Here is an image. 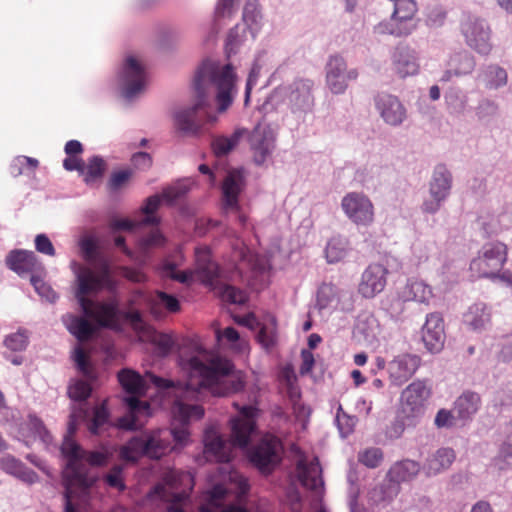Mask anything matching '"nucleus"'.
Instances as JSON below:
<instances>
[{
    "label": "nucleus",
    "mask_w": 512,
    "mask_h": 512,
    "mask_svg": "<svg viewBox=\"0 0 512 512\" xmlns=\"http://www.w3.org/2000/svg\"><path fill=\"white\" fill-rule=\"evenodd\" d=\"M120 319H124V320L128 321L131 324V326L136 330L142 329L143 324H144L142 315L137 310L126 311V312L121 311Z\"/></svg>",
    "instance_id": "61"
},
{
    "label": "nucleus",
    "mask_w": 512,
    "mask_h": 512,
    "mask_svg": "<svg viewBox=\"0 0 512 512\" xmlns=\"http://www.w3.org/2000/svg\"><path fill=\"white\" fill-rule=\"evenodd\" d=\"M452 187V176L444 165L435 167L429 185L430 196H440L446 199Z\"/></svg>",
    "instance_id": "28"
},
{
    "label": "nucleus",
    "mask_w": 512,
    "mask_h": 512,
    "mask_svg": "<svg viewBox=\"0 0 512 512\" xmlns=\"http://www.w3.org/2000/svg\"><path fill=\"white\" fill-rule=\"evenodd\" d=\"M165 243V237L162 235V233L155 229L150 232L149 235L146 237H143L139 240V249L142 252H147L152 248L161 247Z\"/></svg>",
    "instance_id": "50"
},
{
    "label": "nucleus",
    "mask_w": 512,
    "mask_h": 512,
    "mask_svg": "<svg viewBox=\"0 0 512 512\" xmlns=\"http://www.w3.org/2000/svg\"><path fill=\"white\" fill-rule=\"evenodd\" d=\"M375 107L383 121L391 126L401 125L407 117V111L398 97L381 92L375 98Z\"/></svg>",
    "instance_id": "17"
},
{
    "label": "nucleus",
    "mask_w": 512,
    "mask_h": 512,
    "mask_svg": "<svg viewBox=\"0 0 512 512\" xmlns=\"http://www.w3.org/2000/svg\"><path fill=\"white\" fill-rule=\"evenodd\" d=\"M236 75L230 64L220 66L216 61L205 60L194 77L195 104L174 114V124L185 135L197 136L204 124L213 123L216 117L208 113V96L216 91L219 112H224L233 102Z\"/></svg>",
    "instance_id": "2"
},
{
    "label": "nucleus",
    "mask_w": 512,
    "mask_h": 512,
    "mask_svg": "<svg viewBox=\"0 0 512 512\" xmlns=\"http://www.w3.org/2000/svg\"><path fill=\"white\" fill-rule=\"evenodd\" d=\"M118 380L123 389L132 394V396L125 399L129 413L118 418L117 427L129 431L138 430L142 428L143 423H138L137 414H148L150 408L147 402H142L136 397L145 394L147 389L145 380L139 373L131 369L120 370L118 372Z\"/></svg>",
    "instance_id": "4"
},
{
    "label": "nucleus",
    "mask_w": 512,
    "mask_h": 512,
    "mask_svg": "<svg viewBox=\"0 0 512 512\" xmlns=\"http://www.w3.org/2000/svg\"><path fill=\"white\" fill-rule=\"evenodd\" d=\"M130 177L131 172L127 170L114 172L108 181L109 189L113 191L120 189L129 181Z\"/></svg>",
    "instance_id": "57"
},
{
    "label": "nucleus",
    "mask_w": 512,
    "mask_h": 512,
    "mask_svg": "<svg viewBox=\"0 0 512 512\" xmlns=\"http://www.w3.org/2000/svg\"><path fill=\"white\" fill-rule=\"evenodd\" d=\"M28 336L25 332L18 331L6 336L4 345L11 351H22L27 347Z\"/></svg>",
    "instance_id": "53"
},
{
    "label": "nucleus",
    "mask_w": 512,
    "mask_h": 512,
    "mask_svg": "<svg viewBox=\"0 0 512 512\" xmlns=\"http://www.w3.org/2000/svg\"><path fill=\"white\" fill-rule=\"evenodd\" d=\"M246 137H249V131L244 128L235 130L230 137L217 136L212 140V150L217 157L225 156Z\"/></svg>",
    "instance_id": "32"
},
{
    "label": "nucleus",
    "mask_w": 512,
    "mask_h": 512,
    "mask_svg": "<svg viewBox=\"0 0 512 512\" xmlns=\"http://www.w3.org/2000/svg\"><path fill=\"white\" fill-rule=\"evenodd\" d=\"M387 268L379 263L370 264L362 273L358 292L364 298L371 299L381 293L387 283Z\"/></svg>",
    "instance_id": "16"
},
{
    "label": "nucleus",
    "mask_w": 512,
    "mask_h": 512,
    "mask_svg": "<svg viewBox=\"0 0 512 512\" xmlns=\"http://www.w3.org/2000/svg\"><path fill=\"white\" fill-rule=\"evenodd\" d=\"M92 392L91 385L86 382L79 380L74 385L69 387V396L73 400L83 401L86 400Z\"/></svg>",
    "instance_id": "56"
},
{
    "label": "nucleus",
    "mask_w": 512,
    "mask_h": 512,
    "mask_svg": "<svg viewBox=\"0 0 512 512\" xmlns=\"http://www.w3.org/2000/svg\"><path fill=\"white\" fill-rule=\"evenodd\" d=\"M161 198L160 195H152L146 199L145 204L141 208L142 213L146 216L140 221V224L147 226L157 225L159 223V218L154 214L161 204Z\"/></svg>",
    "instance_id": "43"
},
{
    "label": "nucleus",
    "mask_w": 512,
    "mask_h": 512,
    "mask_svg": "<svg viewBox=\"0 0 512 512\" xmlns=\"http://www.w3.org/2000/svg\"><path fill=\"white\" fill-rule=\"evenodd\" d=\"M80 249L85 261L90 264L96 263L98 259V245L91 236H85L80 240Z\"/></svg>",
    "instance_id": "48"
},
{
    "label": "nucleus",
    "mask_w": 512,
    "mask_h": 512,
    "mask_svg": "<svg viewBox=\"0 0 512 512\" xmlns=\"http://www.w3.org/2000/svg\"><path fill=\"white\" fill-rule=\"evenodd\" d=\"M358 78L357 69L347 71V64L339 55L331 56L326 64V83L334 94H342L348 87V82Z\"/></svg>",
    "instance_id": "12"
},
{
    "label": "nucleus",
    "mask_w": 512,
    "mask_h": 512,
    "mask_svg": "<svg viewBox=\"0 0 512 512\" xmlns=\"http://www.w3.org/2000/svg\"><path fill=\"white\" fill-rule=\"evenodd\" d=\"M35 248L38 252L54 256L55 249L50 239L45 234H38L35 238Z\"/></svg>",
    "instance_id": "58"
},
{
    "label": "nucleus",
    "mask_w": 512,
    "mask_h": 512,
    "mask_svg": "<svg viewBox=\"0 0 512 512\" xmlns=\"http://www.w3.org/2000/svg\"><path fill=\"white\" fill-rule=\"evenodd\" d=\"M421 358L416 354L397 355L388 364L389 379L392 384L401 386L407 382L421 366Z\"/></svg>",
    "instance_id": "15"
},
{
    "label": "nucleus",
    "mask_w": 512,
    "mask_h": 512,
    "mask_svg": "<svg viewBox=\"0 0 512 512\" xmlns=\"http://www.w3.org/2000/svg\"><path fill=\"white\" fill-rule=\"evenodd\" d=\"M123 94L131 99L140 93L146 84V73L136 58L130 56L126 59L123 71Z\"/></svg>",
    "instance_id": "20"
},
{
    "label": "nucleus",
    "mask_w": 512,
    "mask_h": 512,
    "mask_svg": "<svg viewBox=\"0 0 512 512\" xmlns=\"http://www.w3.org/2000/svg\"><path fill=\"white\" fill-rule=\"evenodd\" d=\"M301 361L302 362L299 368L300 374L302 376L310 374L315 365L313 353L308 349H303L301 351Z\"/></svg>",
    "instance_id": "59"
},
{
    "label": "nucleus",
    "mask_w": 512,
    "mask_h": 512,
    "mask_svg": "<svg viewBox=\"0 0 512 512\" xmlns=\"http://www.w3.org/2000/svg\"><path fill=\"white\" fill-rule=\"evenodd\" d=\"M358 460L368 468H376L383 460L381 449L371 447L359 453Z\"/></svg>",
    "instance_id": "49"
},
{
    "label": "nucleus",
    "mask_w": 512,
    "mask_h": 512,
    "mask_svg": "<svg viewBox=\"0 0 512 512\" xmlns=\"http://www.w3.org/2000/svg\"><path fill=\"white\" fill-rule=\"evenodd\" d=\"M283 445L281 440L271 434H265L258 440V473L271 474L281 463Z\"/></svg>",
    "instance_id": "11"
},
{
    "label": "nucleus",
    "mask_w": 512,
    "mask_h": 512,
    "mask_svg": "<svg viewBox=\"0 0 512 512\" xmlns=\"http://www.w3.org/2000/svg\"><path fill=\"white\" fill-rule=\"evenodd\" d=\"M490 320V310L484 303L473 304L465 314V322L474 330L484 329Z\"/></svg>",
    "instance_id": "36"
},
{
    "label": "nucleus",
    "mask_w": 512,
    "mask_h": 512,
    "mask_svg": "<svg viewBox=\"0 0 512 512\" xmlns=\"http://www.w3.org/2000/svg\"><path fill=\"white\" fill-rule=\"evenodd\" d=\"M106 426H109V412L105 403H102L94 409L88 429L92 434L99 435Z\"/></svg>",
    "instance_id": "42"
},
{
    "label": "nucleus",
    "mask_w": 512,
    "mask_h": 512,
    "mask_svg": "<svg viewBox=\"0 0 512 512\" xmlns=\"http://www.w3.org/2000/svg\"><path fill=\"white\" fill-rule=\"evenodd\" d=\"M349 240L342 235H335L329 239L325 248V256L328 263L342 261L349 251Z\"/></svg>",
    "instance_id": "35"
},
{
    "label": "nucleus",
    "mask_w": 512,
    "mask_h": 512,
    "mask_svg": "<svg viewBox=\"0 0 512 512\" xmlns=\"http://www.w3.org/2000/svg\"><path fill=\"white\" fill-rule=\"evenodd\" d=\"M161 275L165 278L178 281L180 283H188L193 278V273L189 271H178L176 264L165 261L160 267Z\"/></svg>",
    "instance_id": "45"
},
{
    "label": "nucleus",
    "mask_w": 512,
    "mask_h": 512,
    "mask_svg": "<svg viewBox=\"0 0 512 512\" xmlns=\"http://www.w3.org/2000/svg\"><path fill=\"white\" fill-rule=\"evenodd\" d=\"M392 62L395 72L401 78L415 75L419 71L416 52L408 46H397L392 56Z\"/></svg>",
    "instance_id": "22"
},
{
    "label": "nucleus",
    "mask_w": 512,
    "mask_h": 512,
    "mask_svg": "<svg viewBox=\"0 0 512 512\" xmlns=\"http://www.w3.org/2000/svg\"><path fill=\"white\" fill-rule=\"evenodd\" d=\"M105 171V162L99 156L92 157L87 166L84 165V181L86 184L91 185L98 181Z\"/></svg>",
    "instance_id": "40"
},
{
    "label": "nucleus",
    "mask_w": 512,
    "mask_h": 512,
    "mask_svg": "<svg viewBox=\"0 0 512 512\" xmlns=\"http://www.w3.org/2000/svg\"><path fill=\"white\" fill-rule=\"evenodd\" d=\"M457 419L456 414L452 411L441 409L435 417V424L438 427H450L455 425L454 420Z\"/></svg>",
    "instance_id": "60"
},
{
    "label": "nucleus",
    "mask_w": 512,
    "mask_h": 512,
    "mask_svg": "<svg viewBox=\"0 0 512 512\" xmlns=\"http://www.w3.org/2000/svg\"><path fill=\"white\" fill-rule=\"evenodd\" d=\"M20 435L24 439L36 438L39 437L45 440L48 432L44 427L42 421L36 416L30 415L24 423L20 425Z\"/></svg>",
    "instance_id": "38"
},
{
    "label": "nucleus",
    "mask_w": 512,
    "mask_h": 512,
    "mask_svg": "<svg viewBox=\"0 0 512 512\" xmlns=\"http://www.w3.org/2000/svg\"><path fill=\"white\" fill-rule=\"evenodd\" d=\"M205 453L217 462H229L231 450L220 436L205 437Z\"/></svg>",
    "instance_id": "37"
},
{
    "label": "nucleus",
    "mask_w": 512,
    "mask_h": 512,
    "mask_svg": "<svg viewBox=\"0 0 512 512\" xmlns=\"http://www.w3.org/2000/svg\"><path fill=\"white\" fill-rule=\"evenodd\" d=\"M226 494L227 490L223 485H215L208 492L207 503L200 506L199 512H214V510L222 506Z\"/></svg>",
    "instance_id": "41"
},
{
    "label": "nucleus",
    "mask_w": 512,
    "mask_h": 512,
    "mask_svg": "<svg viewBox=\"0 0 512 512\" xmlns=\"http://www.w3.org/2000/svg\"><path fill=\"white\" fill-rule=\"evenodd\" d=\"M341 207L345 215L356 225L369 226L374 221V206L363 193L346 194L341 201Z\"/></svg>",
    "instance_id": "10"
},
{
    "label": "nucleus",
    "mask_w": 512,
    "mask_h": 512,
    "mask_svg": "<svg viewBox=\"0 0 512 512\" xmlns=\"http://www.w3.org/2000/svg\"><path fill=\"white\" fill-rule=\"evenodd\" d=\"M322 469L318 457L308 461L304 454H300L296 462V474L301 485L311 491L319 492L323 486Z\"/></svg>",
    "instance_id": "19"
},
{
    "label": "nucleus",
    "mask_w": 512,
    "mask_h": 512,
    "mask_svg": "<svg viewBox=\"0 0 512 512\" xmlns=\"http://www.w3.org/2000/svg\"><path fill=\"white\" fill-rule=\"evenodd\" d=\"M221 297L223 301L231 304H244L247 301V295L243 290L229 285L223 288Z\"/></svg>",
    "instance_id": "55"
},
{
    "label": "nucleus",
    "mask_w": 512,
    "mask_h": 512,
    "mask_svg": "<svg viewBox=\"0 0 512 512\" xmlns=\"http://www.w3.org/2000/svg\"><path fill=\"white\" fill-rule=\"evenodd\" d=\"M256 428V407L244 406L238 417L231 420V439L234 446L244 448Z\"/></svg>",
    "instance_id": "14"
},
{
    "label": "nucleus",
    "mask_w": 512,
    "mask_h": 512,
    "mask_svg": "<svg viewBox=\"0 0 512 512\" xmlns=\"http://www.w3.org/2000/svg\"><path fill=\"white\" fill-rule=\"evenodd\" d=\"M196 256V273L201 281L205 284H212L218 277V266L211 261L210 252L207 248H197Z\"/></svg>",
    "instance_id": "26"
},
{
    "label": "nucleus",
    "mask_w": 512,
    "mask_h": 512,
    "mask_svg": "<svg viewBox=\"0 0 512 512\" xmlns=\"http://www.w3.org/2000/svg\"><path fill=\"white\" fill-rule=\"evenodd\" d=\"M431 394L432 388L426 379L414 380L401 392L400 412L409 421V425L424 414L425 404Z\"/></svg>",
    "instance_id": "7"
},
{
    "label": "nucleus",
    "mask_w": 512,
    "mask_h": 512,
    "mask_svg": "<svg viewBox=\"0 0 512 512\" xmlns=\"http://www.w3.org/2000/svg\"><path fill=\"white\" fill-rule=\"evenodd\" d=\"M74 360L76 362L78 369L88 380L94 381L96 379L95 369L91 365L89 357L83 348L77 347L75 349Z\"/></svg>",
    "instance_id": "46"
},
{
    "label": "nucleus",
    "mask_w": 512,
    "mask_h": 512,
    "mask_svg": "<svg viewBox=\"0 0 512 512\" xmlns=\"http://www.w3.org/2000/svg\"><path fill=\"white\" fill-rule=\"evenodd\" d=\"M461 31L467 44L480 54L487 55L491 50L490 32L480 19L467 16L461 22Z\"/></svg>",
    "instance_id": "13"
},
{
    "label": "nucleus",
    "mask_w": 512,
    "mask_h": 512,
    "mask_svg": "<svg viewBox=\"0 0 512 512\" xmlns=\"http://www.w3.org/2000/svg\"><path fill=\"white\" fill-rule=\"evenodd\" d=\"M78 288L76 298L86 317L96 321V323L105 328H117L120 322L121 311L116 300L109 302H94L87 295L97 293L103 288L111 289L113 280L110 274V268L106 261H100L97 271L82 267L77 274Z\"/></svg>",
    "instance_id": "3"
},
{
    "label": "nucleus",
    "mask_w": 512,
    "mask_h": 512,
    "mask_svg": "<svg viewBox=\"0 0 512 512\" xmlns=\"http://www.w3.org/2000/svg\"><path fill=\"white\" fill-rule=\"evenodd\" d=\"M421 338L432 353L439 352L445 342L444 320L440 313L433 312L426 316V321L421 329Z\"/></svg>",
    "instance_id": "18"
},
{
    "label": "nucleus",
    "mask_w": 512,
    "mask_h": 512,
    "mask_svg": "<svg viewBox=\"0 0 512 512\" xmlns=\"http://www.w3.org/2000/svg\"><path fill=\"white\" fill-rule=\"evenodd\" d=\"M215 336L219 343L228 344L230 348L243 351L245 348V342L240 339L239 333L233 327H227L224 330L216 329Z\"/></svg>",
    "instance_id": "39"
},
{
    "label": "nucleus",
    "mask_w": 512,
    "mask_h": 512,
    "mask_svg": "<svg viewBox=\"0 0 512 512\" xmlns=\"http://www.w3.org/2000/svg\"><path fill=\"white\" fill-rule=\"evenodd\" d=\"M258 343L263 349L272 354L278 343L276 318L271 314L262 317L261 322L258 321Z\"/></svg>",
    "instance_id": "24"
},
{
    "label": "nucleus",
    "mask_w": 512,
    "mask_h": 512,
    "mask_svg": "<svg viewBox=\"0 0 512 512\" xmlns=\"http://www.w3.org/2000/svg\"><path fill=\"white\" fill-rule=\"evenodd\" d=\"M487 85L490 88H498L507 82L506 71L498 66H490L486 71Z\"/></svg>",
    "instance_id": "52"
},
{
    "label": "nucleus",
    "mask_w": 512,
    "mask_h": 512,
    "mask_svg": "<svg viewBox=\"0 0 512 512\" xmlns=\"http://www.w3.org/2000/svg\"><path fill=\"white\" fill-rule=\"evenodd\" d=\"M455 460V452L451 448H441L427 460L426 473L435 475L449 468Z\"/></svg>",
    "instance_id": "34"
},
{
    "label": "nucleus",
    "mask_w": 512,
    "mask_h": 512,
    "mask_svg": "<svg viewBox=\"0 0 512 512\" xmlns=\"http://www.w3.org/2000/svg\"><path fill=\"white\" fill-rule=\"evenodd\" d=\"M275 136L272 132H269L268 136H265L261 143H258V155L260 154L263 159L270 155L274 149Z\"/></svg>",
    "instance_id": "64"
},
{
    "label": "nucleus",
    "mask_w": 512,
    "mask_h": 512,
    "mask_svg": "<svg viewBox=\"0 0 512 512\" xmlns=\"http://www.w3.org/2000/svg\"><path fill=\"white\" fill-rule=\"evenodd\" d=\"M0 469L28 484L36 483L39 480L35 471L12 455H5L0 458Z\"/></svg>",
    "instance_id": "25"
},
{
    "label": "nucleus",
    "mask_w": 512,
    "mask_h": 512,
    "mask_svg": "<svg viewBox=\"0 0 512 512\" xmlns=\"http://www.w3.org/2000/svg\"><path fill=\"white\" fill-rule=\"evenodd\" d=\"M420 471V465L413 460H403L396 462L388 471L387 477L389 481L401 483L414 478Z\"/></svg>",
    "instance_id": "31"
},
{
    "label": "nucleus",
    "mask_w": 512,
    "mask_h": 512,
    "mask_svg": "<svg viewBox=\"0 0 512 512\" xmlns=\"http://www.w3.org/2000/svg\"><path fill=\"white\" fill-rule=\"evenodd\" d=\"M394 4V12L389 24H379L377 30L379 33H388L395 36L409 35L414 29L411 23L413 16L417 11L414 0H390Z\"/></svg>",
    "instance_id": "8"
},
{
    "label": "nucleus",
    "mask_w": 512,
    "mask_h": 512,
    "mask_svg": "<svg viewBox=\"0 0 512 512\" xmlns=\"http://www.w3.org/2000/svg\"><path fill=\"white\" fill-rule=\"evenodd\" d=\"M163 484L156 485L151 494L167 501V512H185L182 508L194 487V478L190 472L170 469L163 474Z\"/></svg>",
    "instance_id": "5"
},
{
    "label": "nucleus",
    "mask_w": 512,
    "mask_h": 512,
    "mask_svg": "<svg viewBox=\"0 0 512 512\" xmlns=\"http://www.w3.org/2000/svg\"><path fill=\"white\" fill-rule=\"evenodd\" d=\"M62 321L68 331L81 342L89 340L95 333L94 326L84 317L66 314Z\"/></svg>",
    "instance_id": "29"
},
{
    "label": "nucleus",
    "mask_w": 512,
    "mask_h": 512,
    "mask_svg": "<svg viewBox=\"0 0 512 512\" xmlns=\"http://www.w3.org/2000/svg\"><path fill=\"white\" fill-rule=\"evenodd\" d=\"M446 199L440 196H430L422 204V211L429 214L436 213Z\"/></svg>",
    "instance_id": "63"
},
{
    "label": "nucleus",
    "mask_w": 512,
    "mask_h": 512,
    "mask_svg": "<svg viewBox=\"0 0 512 512\" xmlns=\"http://www.w3.org/2000/svg\"><path fill=\"white\" fill-rule=\"evenodd\" d=\"M278 380L290 401L296 404L301 398V390L298 385V377L291 363H287L280 368Z\"/></svg>",
    "instance_id": "27"
},
{
    "label": "nucleus",
    "mask_w": 512,
    "mask_h": 512,
    "mask_svg": "<svg viewBox=\"0 0 512 512\" xmlns=\"http://www.w3.org/2000/svg\"><path fill=\"white\" fill-rule=\"evenodd\" d=\"M30 281L39 296L51 303L56 301L58 298L57 294L43 279L39 276L32 275Z\"/></svg>",
    "instance_id": "51"
},
{
    "label": "nucleus",
    "mask_w": 512,
    "mask_h": 512,
    "mask_svg": "<svg viewBox=\"0 0 512 512\" xmlns=\"http://www.w3.org/2000/svg\"><path fill=\"white\" fill-rule=\"evenodd\" d=\"M480 406V396L475 392H464L459 396L453 407V413L457 419L468 420L475 414Z\"/></svg>",
    "instance_id": "30"
},
{
    "label": "nucleus",
    "mask_w": 512,
    "mask_h": 512,
    "mask_svg": "<svg viewBox=\"0 0 512 512\" xmlns=\"http://www.w3.org/2000/svg\"><path fill=\"white\" fill-rule=\"evenodd\" d=\"M157 306L165 307L166 310L170 313H176L180 311V303L178 299L175 296L163 291L156 292V298L151 308L153 314H156Z\"/></svg>",
    "instance_id": "47"
},
{
    "label": "nucleus",
    "mask_w": 512,
    "mask_h": 512,
    "mask_svg": "<svg viewBox=\"0 0 512 512\" xmlns=\"http://www.w3.org/2000/svg\"><path fill=\"white\" fill-rule=\"evenodd\" d=\"M272 269L273 254L269 253L265 256H258V290L269 285Z\"/></svg>",
    "instance_id": "44"
},
{
    "label": "nucleus",
    "mask_w": 512,
    "mask_h": 512,
    "mask_svg": "<svg viewBox=\"0 0 512 512\" xmlns=\"http://www.w3.org/2000/svg\"><path fill=\"white\" fill-rule=\"evenodd\" d=\"M507 260V247L501 242L487 243L482 246L477 257L470 263V271L476 278H494Z\"/></svg>",
    "instance_id": "6"
},
{
    "label": "nucleus",
    "mask_w": 512,
    "mask_h": 512,
    "mask_svg": "<svg viewBox=\"0 0 512 512\" xmlns=\"http://www.w3.org/2000/svg\"><path fill=\"white\" fill-rule=\"evenodd\" d=\"M188 381L184 386L173 387L169 380L147 373L150 381L158 388H173L174 402L171 413L180 427L171 431L151 430L132 437L120 447L119 457L127 462H136L142 456L160 459L171 450L170 437L180 445L186 444L189 432L186 425L204 416V409L198 403L202 390L215 396H226L242 389L240 381L229 379L233 364L222 357L202 354L188 360Z\"/></svg>",
    "instance_id": "1"
},
{
    "label": "nucleus",
    "mask_w": 512,
    "mask_h": 512,
    "mask_svg": "<svg viewBox=\"0 0 512 512\" xmlns=\"http://www.w3.org/2000/svg\"><path fill=\"white\" fill-rule=\"evenodd\" d=\"M123 468L120 465L113 466L109 472L105 475V482L112 488H116L119 491L125 490L126 486L123 479Z\"/></svg>",
    "instance_id": "54"
},
{
    "label": "nucleus",
    "mask_w": 512,
    "mask_h": 512,
    "mask_svg": "<svg viewBox=\"0 0 512 512\" xmlns=\"http://www.w3.org/2000/svg\"><path fill=\"white\" fill-rule=\"evenodd\" d=\"M244 183V175L241 170L228 172L222 185L223 203L226 208H235L238 204V195Z\"/></svg>",
    "instance_id": "23"
},
{
    "label": "nucleus",
    "mask_w": 512,
    "mask_h": 512,
    "mask_svg": "<svg viewBox=\"0 0 512 512\" xmlns=\"http://www.w3.org/2000/svg\"><path fill=\"white\" fill-rule=\"evenodd\" d=\"M6 266L18 275L32 273L42 269L37 256L33 251L15 249L10 251L5 259Z\"/></svg>",
    "instance_id": "21"
},
{
    "label": "nucleus",
    "mask_w": 512,
    "mask_h": 512,
    "mask_svg": "<svg viewBox=\"0 0 512 512\" xmlns=\"http://www.w3.org/2000/svg\"><path fill=\"white\" fill-rule=\"evenodd\" d=\"M61 452L67 459V469L71 470L75 477L79 478L80 474L77 471V466L79 461L84 459L85 451L82 450L80 445L71 436H66L61 446Z\"/></svg>",
    "instance_id": "33"
},
{
    "label": "nucleus",
    "mask_w": 512,
    "mask_h": 512,
    "mask_svg": "<svg viewBox=\"0 0 512 512\" xmlns=\"http://www.w3.org/2000/svg\"><path fill=\"white\" fill-rule=\"evenodd\" d=\"M334 292V288L331 284L322 285L317 294V302L321 308H325L329 305L331 299L330 295Z\"/></svg>",
    "instance_id": "62"
},
{
    "label": "nucleus",
    "mask_w": 512,
    "mask_h": 512,
    "mask_svg": "<svg viewBox=\"0 0 512 512\" xmlns=\"http://www.w3.org/2000/svg\"><path fill=\"white\" fill-rule=\"evenodd\" d=\"M432 296V289L429 285L421 280L411 279L407 281L397 296L387 299V302H389L387 309L391 314L399 315L404 310L403 304L405 302L428 303Z\"/></svg>",
    "instance_id": "9"
}]
</instances>
